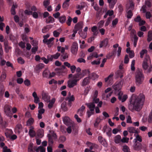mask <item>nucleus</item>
Wrapping results in <instances>:
<instances>
[{
	"mask_svg": "<svg viewBox=\"0 0 152 152\" xmlns=\"http://www.w3.org/2000/svg\"><path fill=\"white\" fill-rule=\"evenodd\" d=\"M145 100V96L142 95H140L136 97L132 102L135 108V110L139 111L142 108Z\"/></svg>",
	"mask_w": 152,
	"mask_h": 152,
	"instance_id": "f257e3e1",
	"label": "nucleus"
},
{
	"mask_svg": "<svg viewBox=\"0 0 152 152\" xmlns=\"http://www.w3.org/2000/svg\"><path fill=\"white\" fill-rule=\"evenodd\" d=\"M135 82L136 84L139 85L142 83L144 79V75L142 70H137L135 74Z\"/></svg>",
	"mask_w": 152,
	"mask_h": 152,
	"instance_id": "f03ea898",
	"label": "nucleus"
},
{
	"mask_svg": "<svg viewBox=\"0 0 152 152\" xmlns=\"http://www.w3.org/2000/svg\"><path fill=\"white\" fill-rule=\"evenodd\" d=\"M151 60L149 56L146 54L143 61L142 67L145 70H147L149 67V64H151Z\"/></svg>",
	"mask_w": 152,
	"mask_h": 152,
	"instance_id": "7ed1b4c3",
	"label": "nucleus"
},
{
	"mask_svg": "<svg viewBox=\"0 0 152 152\" xmlns=\"http://www.w3.org/2000/svg\"><path fill=\"white\" fill-rule=\"evenodd\" d=\"M130 38L132 41L134 40V46L135 47L136 46L137 42L138 39V37L136 35V33L135 30L132 29L130 33Z\"/></svg>",
	"mask_w": 152,
	"mask_h": 152,
	"instance_id": "20e7f679",
	"label": "nucleus"
},
{
	"mask_svg": "<svg viewBox=\"0 0 152 152\" xmlns=\"http://www.w3.org/2000/svg\"><path fill=\"white\" fill-rule=\"evenodd\" d=\"M47 136L48 137V142L50 145H52L53 143V140H55L57 138V135L54 132H53L51 134H48Z\"/></svg>",
	"mask_w": 152,
	"mask_h": 152,
	"instance_id": "39448f33",
	"label": "nucleus"
},
{
	"mask_svg": "<svg viewBox=\"0 0 152 152\" xmlns=\"http://www.w3.org/2000/svg\"><path fill=\"white\" fill-rule=\"evenodd\" d=\"M11 107L8 105H5L4 107V111L6 115L12 118V113L11 111Z\"/></svg>",
	"mask_w": 152,
	"mask_h": 152,
	"instance_id": "423d86ee",
	"label": "nucleus"
},
{
	"mask_svg": "<svg viewBox=\"0 0 152 152\" xmlns=\"http://www.w3.org/2000/svg\"><path fill=\"white\" fill-rule=\"evenodd\" d=\"M124 80L122 79L116 85H113V88L115 91H119L121 89V88L123 84Z\"/></svg>",
	"mask_w": 152,
	"mask_h": 152,
	"instance_id": "0eeeda50",
	"label": "nucleus"
},
{
	"mask_svg": "<svg viewBox=\"0 0 152 152\" xmlns=\"http://www.w3.org/2000/svg\"><path fill=\"white\" fill-rule=\"evenodd\" d=\"M71 50L73 54L75 55L77 54L78 50V45L76 42H74L73 43Z\"/></svg>",
	"mask_w": 152,
	"mask_h": 152,
	"instance_id": "6e6552de",
	"label": "nucleus"
},
{
	"mask_svg": "<svg viewBox=\"0 0 152 152\" xmlns=\"http://www.w3.org/2000/svg\"><path fill=\"white\" fill-rule=\"evenodd\" d=\"M78 80H69L67 82V86L69 88H72L77 85Z\"/></svg>",
	"mask_w": 152,
	"mask_h": 152,
	"instance_id": "1a4fd4ad",
	"label": "nucleus"
},
{
	"mask_svg": "<svg viewBox=\"0 0 152 152\" xmlns=\"http://www.w3.org/2000/svg\"><path fill=\"white\" fill-rule=\"evenodd\" d=\"M63 121L64 124L66 126H70L72 124V121L69 117L67 116L63 117Z\"/></svg>",
	"mask_w": 152,
	"mask_h": 152,
	"instance_id": "9d476101",
	"label": "nucleus"
},
{
	"mask_svg": "<svg viewBox=\"0 0 152 152\" xmlns=\"http://www.w3.org/2000/svg\"><path fill=\"white\" fill-rule=\"evenodd\" d=\"M142 144L139 142H134L133 145V149L136 151L140 150L142 148Z\"/></svg>",
	"mask_w": 152,
	"mask_h": 152,
	"instance_id": "9b49d317",
	"label": "nucleus"
},
{
	"mask_svg": "<svg viewBox=\"0 0 152 152\" xmlns=\"http://www.w3.org/2000/svg\"><path fill=\"white\" fill-rule=\"evenodd\" d=\"M85 104L87 105L89 109L91 112L94 111L95 107V104L93 102L86 103Z\"/></svg>",
	"mask_w": 152,
	"mask_h": 152,
	"instance_id": "f8f14e48",
	"label": "nucleus"
},
{
	"mask_svg": "<svg viewBox=\"0 0 152 152\" xmlns=\"http://www.w3.org/2000/svg\"><path fill=\"white\" fill-rule=\"evenodd\" d=\"M83 25V22L81 21L78 22L75 24L74 27V29H77V30H82Z\"/></svg>",
	"mask_w": 152,
	"mask_h": 152,
	"instance_id": "ddd939ff",
	"label": "nucleus"
},
{
	"mask_svg": "<svg viewBox=\"0 0 152 152\" xmlns=\"http://www.w3.org/2000/svg\"><path fill=\"white\" fill-rule=\"evenodd\" d=\"M108 43V39L106 38L103 41H101L99 45V48H101L103 46H104L106 47L107 46Z\"/></svg>",
	"mask_w": 152,
	"mask_h": 152,
	"instance_id": "4468645a",
	"label": "nucleus"
},
{
	"mask_svg": "<svg viewBox=\"0 0 152 152\" xmlns=\"http://www.w3.org/2000/svg\"><path fill=\"white\" fill-rule=\"evenodd\" d=\"M42 98L43 99L47 102H50V98L47 94L44 91H42Z\"/></svg>",
	"mask_w": 152,
	"mask_h": 152,
	"instance_id": "2eb2a0df",
	"label": "nucleus"
},
{
	"mask_svg": "<svg viewBox=\"0 0 152 152\" xmlns=\"http://www.w3.org/2000/svg\"><path fill=\"white\" fill-rule=\"evenodd\" d=\"M127 129L128 131L130 133L138 134L139 132L137 131L135 127H129L127 128Z\"/></svg>",
	"mask_w": 152,
	"mask_h": 152,
	"instance_id": "dca6fc26",
	"label": "nucleus"
},
{
	"mask_svg": "<svg viewBox=\"0 0 152 152\" xmlns=\"http://www.w3.org/2000/svg\"><path fill=\"white\" fill-rule=\"evenodd\" d=\"M109 4V7L110 8H113L117 1V0H107Z\"/></svg>",
	"mask_w": 152,
	"mask_h": 152,
	"instance_id": "f3484780",
	"label": "nucleus"
},
{
	"mask_svg": "<svg viewBox=\"0 0 152 152\" xmlns=\"http://www.w3.org/2000/svg\"><path fill=\"white\" fill-rule=\"evenodd\" d=\"M32 96L34 98V102L36 104L39 103L40 101L39 98L37 96V93L36 92H34L32 94Z\"/></svg>",
	"mask_w": 152,
	"mask_h": 152,
	"instance_id": "a211bd4d",
	"label": "nucleus"
},
{
	"mask_svg": "<svg viewBox=\"0 0 152 152\" xmlns=\"http://www.w3.org/2000/svg\"><path fill=\"white\" fill-rule=\"evenodd\" d=\"M90 79L88 76L85 78L82 82V86H85L88 85L90 83Z\"/></svg>",
	"mask_w": 152,
	"mask_h": 152,
	"instance_id": "6ab92c4d",
	"label": "nucleus"
},
{
	"mask_svg": "<svg viewBox=\"0 0 152 152\" xmlns=\"http://www.w3.org/2000/svg\"><path fill=\"white\" fill-rule=\"evenodd\" d=\"M44 65L43 64H39L36 65L35 68V70L38 72L44 67Z\"/></svg>",
	"mask_w": 152,
	"mask_h": 152,
	"instance_id": "aec40b11",
	"label": "nucleus"
},
{
	"mask_svg": "<svg viewBox=\"0 0 152 152\" xmlns=\"http://www.w3.org/2000/svg\"><path fill=\"white\" fill-rule=\"evenodd\" d=\"M88 77L90 79H92L93 80H94L95 79L98 78L99 75L95 73H92L89 74Z\"/></svg>",
	"mask_w": 152,
	"mask_h": 152,
	"instance_id": "412c9836",
	"label": "nucleus"
},
{
	"mask_svg": "<svg viewBox=\"0 0 152 152\" xmlns=\"http://www.w3.org/2000/svg\"><path fill=\"white\" fill-rule=\"evenodd\" d=\"M114 142L117 144L121 142V137L119 135H118L114 137Z\"/></svg>",
	"mask_w": 152,
	"mask_h": 152,
	"instance_id": "4be33fe9",
	"label": "nucleus"
},
{
	"mask_svg": "<svg viewBox=\"0 0 152 152\" xmlns=\"http://www.w3.org/2000/svg\"><path fill=\"white\" fill-rule=\"evenodd\" d=\"M52 27L51 25H48L45 26L42 29V31L43 33H45L47 32Z\"/></svg>",
	"mask_w": 152,
	"mask_h": 152,
	"instance_id": "5701e85b",
	"label": "nucleus"
},
{
	"mask_svg": "<svg viewBox=\"0 0 152 152\" xmlns=\"http://www.w3.org/2000/svg\"><path fill=\"white\" fill-rule=\"evenodd\" d=\"M61 107L62 110L64 111H67L68 110V108L66 107V102L64 101L61 104Z\"/></svg>",
	"mask_w": 152,
	"mask_h": 152,
	"instance_id": "b1692460",
	"label": "nucleus"
},
{
	"mask_svg": "<svg viewBox=\"0 0 152 152\" xmlns=\"http://www.w3.org/2000/svg\"><path fill=\"white\" fill-rule=\"evenodd\" d=\"M6 73L5 71H3L1 72L0 77V80L1 81L4 80L6 77Z\"/></svg>",
	"mask_w": 152,
	"mask_h": 152,
	"instance_id": "393cba45",
	"label": "nucleus"
},
{
	"mask_svg": "<svg viewBox=\"0 0 152 152\" xmlns=\"http://www.w3.org/2000/svg\"><path fill=\"white\" fill-rule=\"evenodd\" d=\"M78 34L80 35V37H82V38L85 39L87 35V32H83L82 30H80L78 32Z\"/></svg>",
	"mask_w": 152,
	"mask_h": 152,
	"instance_id": "a878e982",
	"label": "nucleus"
},
{
	"mask_svg": "<svg viewBox=\"0 0 152 152\" xmlns=\"http://www.w3.org/2000/svg\"><path fill=\"white\" fill-rule=\"evenodd\" d=\"M55 101V98L52 99L51 100H50V102H48L49 103L48 105V107L50 109H51L53 107V104L54 103Z\"/></svg>",
	"mask_w": 152,
	"mask_h": 152,
	"instance_id": "bb28decb",
	"label": "nucleus"
},
{
	"mask_svg": "<svg viewBox=\"0 0 152 152\" xmlns=\"http://www.w3.org/2000/svg\"><path fill=\"white\" fill-rule=\"evenodd\" d=\"M55 21L54 19L51 16H49L48 18L46 19V23H52Z\"/></svg>",
	"mask_w": 152,
	"mask_h": 152,
	"instance_id": "cd10ccee",
	"label": "nucleus"
},
{
	"mask_svg": "<svg viewBox=\"0 0 152 152\" xmlns=\"http://www.w3.org/2000/svg\"><path fill=\"white\" fill-rule=\"evenodd\" d=\"M152 40V30H150L148 31L147 41L150 42Z\"/></svg>",
	"mask_w": 152,
	"mask_h": 152,
	"instance_id": "c85d7f7f",
	"label": "nucleus"
},
{
	"mask_svg": "<svg viewBox=\"0 0 152 152\" xmlns=\"http://www.w3.org/2000/svg\"><path fill=\"white\" fill-rule=\"evenodd\" d=\"M34 122V119L32 118H29L26 121V125L27 126H30L33 124Z\"/></svg>",
	"mask_w": 152,
	"mask_h": 152,
	"instance_id": "c756f323",
	"label": "nucleus"
},
{
	"mask_svg": "<svg viewBox=\"0 0 152 152\" xmlns=\"http://www.w3.org/2000/svg\"><path fill=\"white\" fill-rule=\"evenodd\" d=\"M113 74H111L107 77L105 78L104 79L105 82H107L109 81V82H110L111 81L113 80Z\"/></svg>",
	"mask_w": 152,
	"mask_h": 152,
	"instance_id": "7c9ffc66",
	"label": "nucleus"
},
{
	"mask_svg": "<svg viewBox=\"0 0 152 152\" xmlns=\"http://www.w3.org/2000/svg\"><path fill=\"white\" fill-rule=\"evenodd\" d=\"M29 134L31 137H33L35 136L36 133L34 130L29 129Z\"/></svg>",
	"mask_w": 152,
	"mask_h": 152,
	"instance_id": "2f4dec72",
	"label": "nucleus"
},
{
	"mask_svg": "<svg viewBox=\"0 0 152 152\" xmlns=\"http://www.w3.org/2000/svg\"><path fill=\"white\" fill-rule=\"evenodd\" d=\"M68 54L66 53H63L61 56V60L62 61H64L66 58H68Z\"/></svg>",
	"mask_w": 152,
	"mask_h": 152,
	"instance_id": "473e14b6",
	"label": "nucleus"
},
{
	"mask_svg": "<svg viewBox=\"0 0 152 152\" xmlns=\"http://www.w3.org/2000/svg\"><path fill=\"white\" fill-rule=\"evenodd\" d=\"M55 70L56 71V74L59 75H61L64 72L61 69H60L59 68H56L55 69Z\"/></svg>",
	"mask_w": 152,
	"mask_h": 152,
	"instance_id": "72a5a7b5",
	"label": "nucleus"
},
{
	"mask_svg": "<svg viewBox=\"0 0 152 152\" xmlns=\"http://www.w3.org/2000/svg\"><path fill=\"white\" fill-rule=\"evenodd\" d=\"M59 20L60 23H63L66 20V17L65 15L59 17Z\"/></svg>",
	"mask_w": 152,
	"mask_h": 152,
	"instance_id": "f704fd0d",
	"label": "nucleus"
},
{
	"mask_svg": "<svg viewBox=\"0 0 152 152\" xmlns=\"http://www.w3.org/2000/svg\"><path fill=\"white\" fill-rule=\"evenodd\" d=\"M50 73L48 69H45L43 72L42 75L44 77H47Z\"/></svg>",
	"mask_w": 152,
	"mask_h": 152,
	"instance_id": "c9c22d12",
	"label": "nucleus"
},
{
	"mask_svg": "<svg viewBox=\"0 0 152 152\" xmlns=\"http://www.w3.org/2000/svg\"><path fill=\"white\" fill-rule=\"evenodd\" d=\"M102 120L101 119L100 117H97L96 120L94 124V126L95 127H97L98 126V124H99V123Z\"/></svg>",
	"mask_w": 152,
	"mask_h": 152,
	"instance_id": "e433bc0d",
	"label": "nucleus"
},
{
	"mask_svg": "<svg viewBox=\"0 0 152 152\" xmlns=\"http://www.w3.org/2000/svg\"><path fill=\"white\" fill-rule=\"evenodd\" d=\"M66 140V137L64 136H60L59 138L58 141L59 142L63 143Z\"/></svg>",
	"mask_w": 152,
	"mask_h": 152,
	"instance_id": "4c0bfd02",
	"label": "nucleus"
},
{
	"mask_svg": "<svg viewBox=\"0 0 152 152\" xmlns=\"http://www.w3.org/2000/svg\"><path fill=\"white\" fill-rule=\"evenodd\" d=\"M81 75L80 74L77 73L74 75L73 76V78L74 79L73 80H78V81L80 78V76Z\"/></svg>",
	"mask_w": 152,
	"mask_h": 152,
	"instance_id": "58836bf2",
	"label": "nucleus"
},
{
	"mask_svg": "<svg viewBox=\"0 0 152 152\" xmlns=\"http://www.w3.org/2000/svg\"><path fill=\"white\" fill-rule=\"evenodd\" d=\"M134 142H138L137 141L141 142L142 141V138L141 136L137 134L136 136V138L134 139Z\"/></svg>",
	"mask_w": 152,
	"mask_h": 152,
	"instance_id": "ea45409f",
	"label": "nucleus"
},
{
	"mask_svg": "<svg viewBox=\"0 0 152 152\" xmlns=\"http://www.w3.org/2000/svg\"><path fill=\"white\" fill-rule=\"evenodd\" d=\"M123 151L124 152H131L129 147L127 145L123 146Z\"/></svg>",
	"mask_w": 152,
	"mask_h": 152,
	"instance_id": "a19ab883",
	"label": "nucleus"
},
{
	"mask_svg": "<svg viewBox=\"0 0 152 152\" xmlns=\"http://www.w3.org/2000/svg\"><path fill=\"white\" fill-rule=\"evenodd\" d=\"M4 91V89L3 85L0 84V96H2Z\"/></svg>",
	"mask_w": 152,
	"mask_h": 152,
	"instance_id": "79ce46f5",
	"label": "nucleus"
},
{
	"mask_svg": "<svg viewBox=\"0 0 152 152\" xmlns=\"http://www.w3.org/2000/svg\"><path fill=\"white\" fill-rule=\"evenodd\" d=\"M69 5V3H66L64 2L62 5V7L64 10H67L68 9Z\"/></svg>",
	"mask_w": 152,
	"mask_h": 152,
	"instance_id": "37998d69",
	"label": "nucleus"
},
{
	"mask_svg": "<svg viewBox=\"0 0 152 152\" xmlns=\"http://www.w3.org/2000/svg\"><path fill=\"white\" fill-rule=\"evenodd\" d=\"M50 4V0H44L43 2V4L45 8L47 7Z\"/></svg>",
	"mask_w": 152,
	"mask_h": 152,
	"instance_id": "c03bdc74",
	"label": "nucleus"
},
{
	"mask_svg": "<svg viewBox=\"0 0 152 152\" xmlns=\"http://www.w3.org/2000/svg\"><path fill=\"white\" fill-rule=\"evenodd\" d=\"M54 39V38L53 37H52L49 39L48 40H47L46 41H45V40H43V42L44 43H46L47 45L50 44L51 42L53 41Z\"/></svg>",
	"mask_w": 152,
	"mask_h": 152,
	"instance_id": "a18cd8bd",
	"label": "nucleus"
},
{
	"mask_svg": "<svg viewBox=\"0 0 152 152\" xmlns=\"http://www.w3.org/2000/svg\"><path fill=\"white\" fill-rule=\"evenodd\" d=\"M15 129L18 130V132L19 133L20 132V131L22 129V126L21 124H18L16 125L15 126Z\"/></svg>",
	"mask_w": 152,
	"mask_h": 152,
	"instance_id": "49530a36",
	"label": "nucleus"
},
{
	"mask_svg": "<svg viewBox=\"0 0 152 152\" xmlns=\"http://www.w3.org/2000/svg\"><path fill=\"white\" fill-rule=\"evenodd\" d=\"M37 135L39 137L41 138L43 136L42 132L40 130H38L37 131Z\"/></svg>",
	"mask_w": 152,
	"mask_h": 152,
	"instance_id": "de8ad7c7",
	"label": "nucleus"
},
{
	"mask_svg": "<svg viewBox=\"0 0 152 152\" xmlns=\"http://www.w3.org/2000/svg\"><path fill=\"white\" fill-rule=\"evenodd\" d=\"M128 107L129 109L131 111H132L134 110H135L134 105L133 104V103L132 102L129 105Z\"/></svg>",
	"mask_w": 152,
	"mask_h": 152,
	"instance_id": "09e8293b",
	"label": "nucleus"
},
{
	"mask_svg": "<svg viewBox=\"0 0 152 152\" xmlns=\"http://www.w3.org/2000/svg\"><path fill=\"white\" fill-rule=\"evenodd\" d=\"M86 144L88 147H89V149L90 151L92 150L94 146V144L90 142H86Z\"/></svg>",
	"mask_w": 152,
	"mask_h": 152,
	"instance_id": "8fccbe9b",
	"label": "nucleus"
},
{
	"mask_svg": "<svg viewBox=\"0 0 152 152\" xmlns=\"http://www.w3.org/2000/svg\"><path fill=\"white\" fill-rule=\"evenodd\" d=\"M90 72L89 69H85L83 70L82 72V73L81 75H83V76H84L85 75H86L87 74H90Z\"/></svg>",
	"mask_w": 152,
	"mask_h": 152,
	"instance_id": "3c124183",
	"label": "nucleus"
},
{
	"mask_svg": "<svg viewBox=\"0 0 152 152\" xmlns=\"http://www.w3.org/2000/svg\"><path fill=\"white\" fill-rule=\"evenodd\" d=\"M101 58H99L98 59V61H97L96 60L94 61L91 62V64L92 65H99L100 63V60Z\"/></svg>",
	"mask_w": 152,
	"mask_h": 152,
	"instance_id": "603ef678",
	"label": "nucleus"
},
{
	"mask_svg": "<svg viewBox=\"0 0 152 152\" xmlns=\"http://www.w3.org/2000/svg\"><path fill=\"white\" fill-rule=\"evenodd\" d=\"M72 20V18L70 16H68V19L66 22V23L68 26H70L71 25V23Z\"/></svg>",
	"mask_w": 152,
	"mask_h": 152,
	"instance_id": "864d4df0",
	"label": "nucleus"
},
{
	"mask_svg": "<svg viewBox=\"0 0 152 152\" xmlns=\"http://www.w3.org/2000/svg\"><path fill=\"white\" fill-rule=\"evenodd\" d=\"M148 121L149 123H151L152 122V110L149 114Z\"/></svg>",
	"mask_w": 152,
	"mask_h": 152,
	"instance_id": "5fc2aeb1",
	"label": "nucleus"
},
{
	"mask_svg": "<svg viewBox=\"0 0 152 152\" xmlns=\"http://www.w3.org/2000/svg\"><path fill=\"white\" fill-rule=\"evenodd\" d=\"M15 7L14 4H13L11 10V13L12 15H15L16 14V12H15Z\"/></svg>",
	"mask_w": 152,
	"mask_h": 152,
	"instance_id": "6e6d98bb",
	"label": "nucleus"
},
{
	"mask_svg": "<svg viewBox=\"0 0 152 152\" xmlns=\"http://www.w3.org/2000/svg\"><path fill=\"white\" fill-rule=\"evenodd\" d=\"M127 17L128 18H130L133 15L132 13L131 10H129L127 12Z\"/></svg>",
	"mask_w": 152,
	"mask_h": 152,
	"instance_id": "4d7b16f0",
	"label": "nucleus"
},
{
	"mask_svg": "<svg viewBox=\"0 0 152 152\" xmlns=\"http://www.w3.org/2000/svg\"><path fill=\"white\" fill-rule=\"evenodd\" d=\"M17 60L18 62L21 64H24L25 63L24 60L21 57L18 58Z\"/></svg>",
	"mask_w": 152,
	"mask_h": 152,
	"instance_id": "13d9d810",
	"label": "nucleus"
},
{
	"mask_svg": "<svg viewBox=\"0 0 152 152\" xmlns=\"http://www.w3.org/2000/svg\"><path fill=\"white\" fill-rule=\"evenodd\" d=\"M145 5H147L148 7H151L152 5V4L151 2L149 0H146L145 2Z\"/></svg>",
	"mask_w": 152,
	"mask_h": 152,
	"instance_id": "bf43d9fd",
	"label": "nucleus"
},
{
	"mask_svg": "<svg viewBox=\"0 0 152 152\" xmlns=\"http://www.w3.org/2000/svg\"><path fill=\"white\" fill-rule=\"evenodd\" d=\"M24 83L28 86H29L31 85L30 81L28 79H26L24 81Z\"/></svg>",
	"mask_w": 152,
	"mask_h": 152,
	"instance_id": "052dcab7",
	"label": "nucleus"
},
{
	"mask_svg": "<svg viewBox=\"0 0 152 152\" xmlns=\"http://www.w3.org/2000/svg\"><path fill=\"white\" fill-rule=\"evenodd\" d=\"M98 140L101 144H103L105 142L104 139L102 136H99L98 137Z\"/></svg>",
	"mask_w": 152,
	"mask_h": 152,
	"instance_id": "680f3d73",
	"label": "nucleus"
},
{
	"mask_svg": "<svg viewBox=\"0 0 152 152\" xmlns=\"http://www.w3.org/2000/svg\"><path fill=\"white\" fill-rule=\"evenodd\" d=\"M68 99H69L68 101L69 102L74 101L75 100V97L73 95L70 96L69 97H68L66 98V100H67Z\"/></svg>",
	"mask_w": 152,
	"mask_h": 152,
	"instance_id": "e2e57ef3",
	"label": "nucleus"
},
{
	"mask_svg": "<svg viewBox=\"0 0 152 152\" xmlns=\"http://www.w3.org/2000/svg\"><path fill=\"white\" fill-rule=\"evenodd\" d=\"M129 138L125 137H123L121 139V142L123 143H128L129 140Z\"/></svg>",
	"mask_w": 152,
	"mask_h": 152,
	"instance_id": "0e129e2a",
	"label": "nucleus"
},
{
	"mask_svg": "<svg viewBox=\"0 0 152 152\" xmlns=\"http://www.w3.org/2000/svg\"><path fill=\"white\" fill-rule=\"evenodd\" d=\"M135 63V60H133L132 61L131 64V69L132 71H134L135 69V68L134 66Z\"/></svg>",
	"mask_w": 152,
	"mask_h": 152,
	"instance_id": "69168bd1",
	"label": "nucleus"
},
{
	"mask_svg": "<svg viewBox=\"0 0 152 152\" xmlns=\"http://www.w3.org/2000/svg\"><path fill=\"white\" fill-rule=\"evenodd\" d=\"M3 152H11V150L9 148H8L7 146H5L3 148Z\"/></svg>",
	"mask_w": 152,
	"mask_h": 152,
	"instance_id": "338daca9",
	"label": "nucleus"
},
{
	"mask_svg": "<svg viewBox=\"0 0 152 152\" xmlns=\"http://www.w3.org/2000/svg\"><path fill=\"white\" fill-rule=\"evenodd\" d=\"M152 15L151 13L149 12H146L145 14V17L147 19H150Z\"/></svg>",
	"mask_w": 152,
	"mask_h": 152,
	"instance_id": "774afa93",
	"label": "nucleus"
}]
</instances>
